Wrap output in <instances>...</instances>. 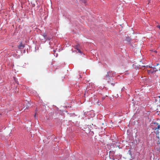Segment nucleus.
Returning a JSON list of instances; mask_svg holds the SVG:
<instances>
[{
    "mask_svg": "<svg viewBox=\"0 0 160 160\" xmlns=\"http://www.w3.org/2000/svg\"><path fill=\"white\" fill-rule=\"evenodd\" d=\"M112 71H109L107 72V74L105 76L106 79L107 80L110 79V80H113V78H112Z\"/></svg>",
    "mask_w": 160,
    "mask_h": 160,
    "instance_id": "f03ea898",
    "label": "nucleus"
},
{
    "mask_svg": "<svg viewBox=\"0 0 160 160\" xmlns=\"http://www.w3.org/2000/svg\"><path fill=\"white\" fill-rule=\"evenodd\" d=\"M157 71V70H156V71H155V72H156V71Z\"/></svg>",
    "mask_w": 160,
    "mask_h": 160,
    "instance_id": "2eb2a0df",
    "label": "nucleus"
},
{
    "mask_svg": "<svg viewBox=\"0 0 160 160\" xmlns=\"http://www.w3.org/2000/svg\"><path fill=\"white\" fill-rule=\"evenodd\" d=\"M153 129L154 131V133L158 135L159 134L158 130H160V125L158 123H153Z\"/></svg>",
    "mask_w": 160,
    "mask_h": 160,
    "instance_id": "f257e3e1",
    "label": "nucleus"
},
{
    "mask_svg": "<svg viewBox=\"0 0 160 160\" xmlns=\"http://www.w3.org/2000/svg\"><path fill=\"white\" fill-rule=\"evenodd\" d=\"M153 52H155V53H157V52L156 50L154 51H152Z\"/></svg>",
    "mask_w": 160,
    "mask_h": 160,
    "instance_id": "f8f14e48",
    "label": "nucleus"
},
{
    "mask_svg": "<svg viewBox=\"0 0 160 160\" xmlns=\"http://www.w3.org/2000/svg\"><path fill=\"white\" fill-rule=\"evenodd\" d=\"M148 73H149L150 72H151L152 73H153V72L151 70H148Z\"/></svg>",
    "mask_w": 160,
    "mask_h": 160,
    "instance_id": "9b49d317",
    "label": "nucleus"
},
{
    "mask_svg": "<svg viewBox=\"0 0 160 160\" xmlns=\"http://www.w3.org/2000/svg\"><path fill=\"white\" fill-rule=\"evenodd\" d=\"M30 103H28L27 104V107L26 108H25V109H26V108H28L29 106H30Z\"/></svg>",
    "mask_w": 160,
    "mask_h": 160,
    "instance_id": "1a4fd4ad",
    "label": "nucleus"
},
{
    "mask_svg": "<svg viewBox=\"0 0 160 160\" xmlns=\"http://www.w3.org/2000/svg\"><path fill=\"white\" fill-rule=\"evenodd\" d=\"M25 47V45L24 44H23L22 42H21L20 43L19 45L18 46V47L19 49H22Z\"/></svg>",
    "mask_w": 160,
    "mask_h": 160,
    "instance_id": "7ed1b4c3",
    "label": "nucleus"
},
{
    "mask_svg": "<svg viewBox=\"0 0 160 160\" xmlns=\"http://www.w3.org/2000/svg\"><path fill=\"white\" fill-rule=\"evenodd\" d=\"M44 37V38L46 40H50L51 38L49 37V36H47V34L46 33H43V34L42 35Z\"/></svg>",
    "mask_w": 160,
    "mask_h": 160,
    "instance_id": "20e7f679",
    "label": "nucleus"
},
{
    "mask_svg": "<svg viewBox=\"0 0 160 160\" xmlns=\"http://www.w3.org/2000/svg\"><path fill=\"white\" fill-rule=\"evenodd\" d=\"M156 149L159 152H160V144L158 143L156 147Z\"/></svg>",
    "mask_w": 160,
    "mask_h": 160,
    "instance_id": "423d86ee",
    "label": "nucleus"
},
{
    "mask_svg": "<svg viewBox=\"0 0 160 160\" xmlns=\"http://www.w3.org/2000/svg\"><path fill=\"white\" fill-rule=\"evenodd\" d=\"M157 71V70H156V71H155V72H156V71Z\"/></svg>",
    "mask_w": 160,
    "mask_h": 160,
    "instance_id": "4468645a",
    "label": "nucleus"
},
{
    "mask_svg": "<svg viewBox=\"0 0 160 160\" xmlns=\"http://www.w3.org/2000/svg\"><path fill=\"white\" fill-rule=\"evenodd\" d=\"M138 67L141 68H146V67H147V68H148V67H149L150 68H152V67H150V66H142L141 67Z\"/></svg>",
    "mask_w": 160,
    "mask_h": 160,
    "instance_id": "0eeeda50",
    "label": "nucleus"
},
{
    "mask_svg": "<svg viewBox=\"0 0 160 160\" xmlns=\"http://www.w3.org/2000/svg\"><path fill=\"white\" fill-rule=\"evenodd\" d=\"M77 46L76 47V48L77 49V50L78 51V52L80 53H82V52H81V51L79 49H77Z\"/></svg>",
    "mask_w": 160,
    "mask_h": 160,
    "instance_id": "9d476101",
    "label": "nucleus"
},
{
    "mask_svg": "<svg viewBox=\"0 0 160 160\" xmlns=\"http://www.w3.org/2000/svg\"><path fill=\"white\" fill-rule=\"evenodd\" d=\"M108 82L112 86H114L115 84V82L113 81V80H110V79H109L107 80Z\"/></svg>",
    "mask_w": 160,
    "mask_h": 160,
    "instance_id": "39448f33",
    "label": "nucleus"
},
{
    "mask_svg": "<svg viewBox=\"0 0 160 160\" xmlns=\"http://www.w3.org/2000/svg\"><path fill=\"white\" fill-rule=\"evenodd\" d=\"M157 71V70H156V71H155V72H156V71Z\"/></svg>",
    "mask_w": 160,
    "mask_h": 160,
    "instance_id": "dca6fc26",
    "label": "nucleus"
},
{
    "mask_svg": "<svg viewBox=\"0 0 160 160\" xmlns=\"http://www.w3.org/2000/svg\"><path fill=\"white\" fill-rule=\"evenodd\" d=\"M159 29H160V25L159 26Z\"/></svg>",
    "mask_w": 160,
    "mask_h": 160,
    "instance_id": "ddd939ff",
    "label": "nucleus"
},
{
    "mask_svg": "<svg viewBox=\"0 0 160 160\" xmlns=\"http://www.w3.org/2000/svg\"><path fill=\"white\" fill-rule=\"evenodd\" d=\"M14 80L16 82V83L18 84H19V83H18V81L17 79L16 78H15V77H14Z\"/></svg>",
    "mask_w": 160,
    "mask_h": 160,
    "instance_id": "6e6552de",
    "label": "nucleus"
}]
</instances>
